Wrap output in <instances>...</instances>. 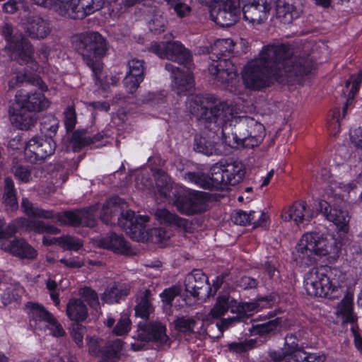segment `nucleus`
I'll use <instances>...</instances> for the list:
<instances>
[{
    "mask_svg": "<svg viewBox=\"0 0 362 362\" xmlns=\"http://www.w3.org/2000/svg\"><path fill=\"white\" fill-rule=\"evenodd\" d=\"M4 203L7 209L14 211L18 209V204L14 183L11 178L6 177L4 180Z\"/></svg>",
    "mask_w": 362,
    "mask_h": 362,
    "instance_id": "79ce46f5",
    "label": "nucleus"
},
{
    "mask_svg": "<svg viewBox=\"0 0 362 362\" xmlns=\"http://www.w3.org/2000/svg\"><path fill=\"white\" fill-rule=\"evenodd\" d=\"M131 321L126 315H122L115 325L113 333L116 335L121 336L129 332L130 329Z\"/></svg>",
    "mask_w": 362,
    "mask_h": 362,
    "instance_id": "69168bd1",
    "label": "nucleus"
},
{
    "mask_svg": "<svg viewBox=\"0 0 362 362\" xmlns=\"http://www.w3.org/2000/svg\"><path fill=\"white\" fill-rule=\"evenodd\" d=\"M41 129L47 133H48L47 137H51L54 136L59 128V121L54 117H50L48 118L47 121H45L42 123Z\"/></svg>",
    "mask_w": 362,
    "mask_h": 362,
    "instance_id": "0e129e2a",
    "label": "nucleus"
},
{
    "mask_svg": "<svg viewBox=\"0 0 362 362\" xmlns=\"http://www.w3.org/2000/svg\"><path fill=\"white\" fill-rule=\"evenodd\" d=\"M314 214L315 212L312 209H308L305 202H295L288 212L282 216V218L286 221L293 219L298 225L310 222L313 218Z\"/></svg>",
    "mask_w": 362,
    "mask_h": 362,
    "instance_id": "393cba45",
    "label": "nucleus"
},
{
    "mask_svg": "<svg viewBox=\"0 0 362 362\" xmlns=\"http://www.w3.org/2000/svg\"><path fill=\"white\" fill-rule=\"evenodd\" d=\"M22 27L26 37L40 40L45 39L52 30L51 22L38 15L26 17Z\"/></svg>",
    "mask_w": 362,
    "mask_h": 362,
    "instance_id": "ddd939ff",
    "label": "nucleus"
},
{
    "mask_svg": "<svg viewBox=\"0 0 362 362\" xmlns=\"http://www.w3.org/2000/svg\"><path fill=\"white\" fill-rule=\"evenodd\" d=\"M166 19L159 12H156L148 23L149 29L155 34H160L165 30Z\"/></svg>",
    "mask_w": 362,
    "mask_h": 362,
    "instance_id": "6e6d98bb",
    "label": "nucleus"
},
{
    "mask_svg": "<svg viewBox=\"0 0 362 362\" xmlns=\"http://www.w3.org/2000/svg\"><path fill=\"white\" fill-rule=\"evenodd\" d=\"M86 333V328L85 326L74 323L72 325L71 330V335L78 347H82L83 344V337Z\"/></svg>",
    "mask_w": 362,
    "mask_h": 362,
    "instance_id": "bf43d9fd",
    "label": "nucleus"
},
{
    "mask_svg": "<svg viewBox=\"0 0 362 362\" xmlns=\"http://www.w3.org/2000/svg\"><path fill=\"white\" fill-rule=\"evenodd\" d=\"M257 340L256 339H238L228 344L227 347L229 351L237 354L246 353L257 347Z\"/></svg>",
    "mask_w": 362,
    "mask_h": 362,
    "instance_id": "c03bdc74",
    "label": "nucleus"
},
{
    "mask_svg": "<svg viewBox=\"0 0 362 362\" xmlns=\"http://www.w3.org/2000/svg\"><path fill=\"white\" fill-rule=\"evenodd\" d=\"M281 323L282 319L281 317H276L267 322L252 325L248 331L252 336L257 335L266 339H270L276 336V329Z\"/></svg>",
    "mask_w": 362,
    "mask_h": 362,
    "instance_id": "c85d7f7f",
    "label": "nucleus"
},
{
    "mask_svg": "<svg viewBox=\"0 0 362 362\" xmlns=\"http://www.w3.org/2000/svg\"><path fill=\"white\" fill-rule=\"evenodd\" d=\"M59 241L60 246L64 250L77 251L83 246V243L80 239L72 236L59 237Z\"/></svg>",
    "mask_w": 362,
    "mask_h": 362,
    "instance_id": "13d9d810",
    "label": "nucleus"
},
{
    "mask_svg": "<svg viewBox=\"0 0 362 362\" xmlns=\"http://www.w3.org/2000/svg\"><path fill=\"white\" fill-rule=\"evenodd\" d=\"M21 208L23 212L28 216L34 218H43L52 219L57 218V215L52 210H45L40 208L37 204L32 203L27 198H23Z\"/></svg>",
    "mask_w": 362,
    "mask_h": 362,
    "instance_id": "e433bc0d",
    "label": "nucleus"
},
{
    "mask_svg": "<svg viewBox=\"0 0 362 362\" xmlns=\"http://www.w3.org/2000/svg\"><path fill=\"white\" fill-rule=\"evenodd\" d=\"M231 219L235 224L240 226L250 225L249 213L241 209L235 210L231 215Z\"/></svg>",
    "mask_w": 362,
    "mask_h": 362,
    "instance_id": "774afa93",
    "label": "nucleus"
},
{
    "mask_svg": "<svg viewBox=\"0 0 362 362\" xmlns=\"http://www.w3.org/2000/svg\"><path fill=\"white\" fill-rule=\"evenodd\" d=\"M165 69L171 74L173 78V88L177 95H185L194 87V78L187 67L183 71L170 63H166Z\"/></svg>",
    "mask_w": 362,
    "mask_h": 362,
    "instance_id": "6ab92c4d",
    "label": "nucleus"
},
{
    "mask_svg": "<svg viewBox=\"0 0 362 362\" xmlns=\"http://www.w3.org/2000/svg\"><path fill=\"white\" fill-rule=\"evenodd\" d=\"M32 317L35 320L45 321L49 322L53 320L54 315L48 312L44 307L38 304H32L31 308Z\"/></svg>",
    "mask_w": 362,
    "mask_h": 362,
    "instance_id": "5fc2aeb1",
    "label": "nucleus"
},
{
    "mask_svg": "<svg viewBox=\"0 0 362 362\" xmlns=\"http://www.w3.org/2000/svg\"><path fill=\"white\" fill-rule=\"evenodd\" d=\"M104 136L103 132H99L90 136L86 129L76 130L73 133L71 139L72 148L75 152H78L84 146L102 140Z\"/></svg>",
    "mask_w": 362,
    "mask_h": 362,
    "instance_id": "7c9ffc66",
    "label": "nucleus"
},
{
    "mask_svg": "<svg viewBox=\"0 0 362 362\" xmlns=\"http://www.w3.org/2000/svg\"><path fill=\"white\" fill-rule=\"evenodd\" d=\"M316 209L320 211L328 221L337 226L341 230H347V224L349 221L347 211L332 208L329 204L325 200L319 201Z\"/></svg>",
    "mask_w": 362,
    "mask_h": 362,
    "instance_id": "5701e85b",
    "label": "nucleus"
},
{
    "mask_svg": "<svg viewBox=\"0 0 362 362\" xmlns=\"http://www.w3.org/2000/svg\"><path fill=\"white\" fill-rule=\"evenodd\" d=\"M76 123V116L73 106H69L64 112V124L67 131H72Z\"/></svg>",
    "mask_w": 362,
    "mask_h": 362,
    "instance_id": "338daca9",
    "label": "nucleus"
},
{
    "mask_svg": "<svg viewBox=\"0 0 362 362\" xmlns=\"http://www.w3.org/2000/svg\"><path fill=\"white\" fill-rule=\"evenodd\" d=\"M141 337L144 340L152 341L158 347H170V342L166 334L165 325L158 321H151L144 325Z\"/></svg>",
    "mask_w": 362,
    "mask_h": 362,
    "instance_id": "aec40b11",
    "label": "nucleus"
},
{
    "mask_svg": "<svg viewBox=\"0 0 362 362\" xmlns=\"http://www.w3.org/2000/svg\"><path fill=\"white\" fill-rule=\"evenodd\" d=\"M56 144L51 137L34 136L26 145L25 153L34 155V161L42 160L54 153Z\"/></svg>",
    "mask_w": 362,
    "mask_h": 362,
    "instance_id": "a211bd4d",
    "label": "nucleus"
},
{
    "mask_svg": "<svg viewBox=\"0 0 362 362\" xmlns=\"http://www.w3.org/2000/svg\"><path fill=\"white\" fill-rule=\"evenodd\" d=\"M353 295L346 294L337 308V315L341 316L344 322H350L353 325L357 320V317L353 311Z\"/></svg>",
    "mask_w": 362,
    "mask_h": 362,
    "instance_id": "f704fd0d",
    "label": "nucleus"
},
{
    "mask_svg": "<svg viewBox=\"0 0 362 362\" xmlns=\"http://www.w3.org/2000/svg\"><path fill=\"white\" fill-rule=\"evenodd\" d=\"M128 74L144 78L145 67L143 60L134 58L128 62Z\"/></svg>",
    "mask_w": 362,
    "mask_h": 362,
    "instance_id": "4d7b16f0",
    "label": "nucleus"
},
{
    "mask_svg": "<svg viewBox=\"0 0 362 362\" xmlns=\"http://www.w3.org/2000/svg\"><path fill=\"white\" fill-rule=\"evenodd\" d=\"M155 218L162 224L175 226L180 228L185 229L188 226L187 219L179 217L166 209H157L154 212Z\"/></svg>",
    "mask_w": 362,
    "mask_h": 362,
    "instance_id": "72a5a7b5",
    "label": "nucleus"
},
{
    "mask_svg": "<svg viewBox=\"0 0 362 362\" xmlns=\"http://www.w3.org/2000/svg\"><path fill=\"white\" fill-rule=\"evenodd\" d=\"M226 173V180L229 185L234 186L238 184L245 176L244 165L240 162H233L223 165Z\"/></svg>",
    "mask_w": 362,
    "mask_h": 362,
    "instance_id": "58836bf2",
    "label": "nucleus"
},
{
    "mask_svg": "<svg viewBox=\"0 0 362 362\" xmlns=\"http://www.w3.org/2000/svg\"><path fill=\"white\" fill-rule=\"evenodd\" d=\"M11 57L21 64H28L33 61L34 47L30 40L25 36L8 48Z\"/></svg>",
    "mask_w": 362,
    "mask_h": 362,
    "instance_id": "b1692460",
    "label": "nucleus"
},
{
    "mask_svg": "<svg viewBox=\"0 0 362 362\" xmlns=\"http://www.w3.org/2000/svg\"><path fill=\"white\" fill-rule=\"evenodd\" d=\"M75 49L91 69L94 77L98 78L102 70L98 59L103 57L107 49L105 38L98 32L81 34L75 42Z\"/></svg>",
    "mask_w": 362,
    "mask_h": 362,
    "instance_id": "0eeeda50",
    "label": "nucleus"
},
{
    "mask_svg": "<svg viewBox=\"0 0 362 362\" xmlns=\"http://www.w3.org/2000/svg\"><path fill=\"white\" fill-rule=\"evenodd\" d=\"M78 7L76 0H55L52 9L62 16L78 19L76 17Z\"/></svg>",
    "mask_w": 362,
    "mask_h": 362,
    "instance_id": "4c0bfd02",
    "label": "nucleus"
},
{
    "mask_svg": "<svg viewBox=\"0 0 362 362\" xmlns=\"http://www.w3.org/2000/svg\"><path fill=\"white\" fill-rule=\"evenodd\" d=\"M32 112L21 107L20 110H17L11 115V120L12 124L22 130L30 129L37 122V117Z\"/></svg>",
    "mask_w": 362,
    "mask_h": 362,
    "instance_id": "473e14b6",
    "label": "nucleus"
},
{
    "mask_svg": "<svg viewBox=\"0 0 362 362\" xmlns=\"http://www.w3.org/2000/svg\"><path fill=\"white\" fill-rule=\"evenodd\" d=\"M98 245L103 248L113 251L121 255H128L130 252L129 244L121 235L115 233L107 234L98 241Z\"/></svg>",
    "mask_w": 362,
    "mask_h": 362,
    "instance_id": "bb28decb",
    "label": "nucleus"
},
{
    "mask_svg": "<svg viewBox=\"0 0 362 362\" xmlns=\"http://www.w3.org/2000/svg\"><path fill=\"white\" fill-rule=\"evenodd\" d=\"M202 327H204V332L211 338H218L223 335L218 322H214L209 320L208 316H205L203 319Z\"/></svg>",
    "mask_w": 362,
    "mask_h": 362,
    "instance_id": "603ef678",
    "label": "nucleus"
},
{
    "mask_svg": "<svg viewBox=\"0 0 362 362\" xmlns=\"http://www.w3.org/2000/svg\"><path fill=\"white\" fill-rule=\"evenodd\" d=\"M313 67L310 59L295 55L290 45L269 44L262 47L259 58L245 65L243 79L247 88L259 90L269 86L273 80L279 83H300Z\"/></svg>",
    "mask_w": 362,
    "mask_h": 362,
    "instance_id": "f257e3e1",
    "label": "nucleus"
},
{
    "mask_svg": "<svg viewBox=\"0 0 362 362\" xmlns=\"http://www.w3.org/2000/svg\"><path fill=\"white\" fill-rule=\"evenodd\" d=\"M126 203L119 197H113L107 199L103 204L100 211L101 221L107 224L113 223L114 216L120 215L118 217L117 224L128 233L130 237L140 241L144 238L146 233L145 223L149 221L147 216H135L132 210L124 212Z\"/></svg>",
    "mask_w": 362,
    "mask_h": 362,
    "instance_id": "20e7f679",
    "label": "nucleus"
},
{
    "mask_svg": "<svg viewBox=\"0 0 362 362\" xmlns=\"http://www.w3.org/2000/svg\"><path fill=\"white\" fill-rule=\"evenodd\" d=\"M17 231L16 226L13 223L6 224L3 218H0V240H6L13 235Z\"/></svg>",
    "mask_w": 362,
    "mask_h": 362,
    "instance_id": "e2e57ef3",
    "label": "nucleus"
},
{
    "mask_svg": "<svg viewBox=\"0 0 362 362\" xmlns=\"http://www.w3.org/2000/svg\"><path fill=\"white\" fill-rule=\"evenodd\" d=\"M152 292L148 288L140 289L135 296V314L136 316L143 319H148L154 308L152 302Z\"/></svg>",
    "mask_w": 362,
    "mask_h": 362,
    "instance_id": "cd10ccee",
    "label": "nucleus"
},
{
    "mask_svg": "<svg viewBox=\"0 0 362 362\" xmlns=\"http://www.w3.org/2000/svg\"><path fill=\"white\" fill-rule=\"evenodd\" d=\"M68 317L78 323L84 321L88 317V309L83 301L78 298H71L66 305Z\"/></svg>",
    "mask_w": 362,
    "mask_h": 362,
    "instance_id": "2f4dec72",
    "label": "nucleus"
},
{
    "mask_svg": "<svg viewBox=\"0 0 362 362\" xmlns=\"http://www.w3.org/2000/svg\"><path fill=\"white\" fill-rule=\"evenodd\" d=\"M25 226L28 230L37 233L58 234L60 233V230L57 227L37 220L27 221Z\"/></svg>",
    "mask_w": 362,
    "mask_h": 362,
    "instance_id": "a18cd8bd",
    "label": "nucleus"
},
{
    "mask_svg": "<svg viewBox=\"0 0 362 362\" xmlns=\"http://www.w3.org/2000/svg\"><path fill=\"white\" fill-rule=\"evenodd\" d=\"M86 340L90 354L100 356L105 362H115L119 358V353L123 347V341L119 339L105 342L98 337H88Z\"/></svg>",
    "mask_w": 362,
    "mask_h": 362,
    "instance_id": "9d476101",
    "label": "nucleus"
},
{
    "mask_svg": "<svg viewBox=\"0 0 362 362\" xmlns=\"http://www.w3.org/2000/svg\"><path fill=\"white\" fill-rule=\"evenodd\" d=\"M144 81L141 77L134 76L132 74L127 73L124 78V86L129 93H134L140 83Z\"/></svg>",
    "mask_w": 362,
    "mask_h": 362,
    "instance_id": "680f3d73",
    "label": "nucleus"
},
{
    "mask_svg": "<svg viewBox=\"0 0 362 362\" xmlns=\"http://www.w3.org/2000/svg\"><path fill=\"white\" fill-rule=\"evenodd\" d=\"M209 199L208 193L195 191L176 198L174 204L180 213L194 215L206 211Z\"/></svg>",
    "mask_w": 362,
    "mask_h": 362,
    "instance_id": "9b49d317",
    "label": "nucleus"
},
{
    "mask_svg": "<svg viewBox=\"0 0 362 362\" xmlns=\"http://www.w3.org/2000/svg\"><path fill=\"white\" fill-rule=\"evenodd\" d=\"M185 291L198 299L209 296L211 290L207 276L199 269L188 274L185 281Z\"/></svg>",
    "mask_w": 362,
    "mask_h": 362,
    "instance_id": "f3484780",
    "label": "nucleus"
},
{
    "mask_svg": "<svg viewBox=\"0 0 362 362\" xmlns=\"http://www.w3.org/2000/svg\"><path fill=\"white\" fill-rule=\"evenodd\" d=\"M234 45L230 39H220L215 42L211 47V51L209 47H204L206 50L203 53H210L214 55L217 59L211 57L214 63L209 66V71L211 75L214 76V79L221 83H228L234 79L236 76V69L234 64L226 57L233 52Z\"/></svg>",
    "mask_w": 362,
    "mask_h": 362,
    "instance_id": "39448f33",
    "label": "nucleus"
},
{
    "mask_svg": "<svg viewBox=\"0 0 362 362\" xmlns=\"http://www.w3.org/2000/svg\"><path fill=\"white\" fill-rule=\"evenodd\" d=\"M76 1L78 6L76 17L78 19H83L86 16L99 11L105 4V0H76Z\"/></svg>",
    "mask_w": 362,
    "mask_h": 362,
    "instance_id": "a19ab883",
    "label": "nucleus"
},
{
    "mask_svg": "<svg viewBox=\"0 0 362 362\" xmlns=\"http://www.w3.org/2000/svg\"><path fill=\"white\" fill-rule=\"evenodd\" d=\"M166 176H162L157 179L156 187L160 195L164 198L169 199L172 196H175L173 192V185L168 180Z\"/></svg>",
    "mask_w": 362,
    "mask_h": 362,
    "instance_id": "3c124183",
    "label": "nucleus"
},
{
    "mask_svg": "<svg viewBox=\"0 0 362 362\" xmlns=\"http://www.w3.org/2000/svg\"><path fill=\"white\" fill-rule=\"evenodd\" d=\"M181 293V288L177 286H173L170 288L164 289V291L160 293V297L163 303L170 308L172 303L175 297L180 296Z\"/></svg>",
    "mask_w": 362,
    "mask_h": 362,
    "instance_id": "864d4df0",
    "label": "nucleus"
},
{
    "mask_svg": "<svg viewBox=\"0 0 362 362\" xmlns=\"http://www.w3.org/2000/svg\"><path fill=\"white\" fill-rule=\"evenodd\" d=\"M258 308V304L255 302H243L238 303L235 313L242 317V321L247 318L250 313L255 311Z\"/></svg>",
    "mask_w": 362,
    "mask_h": 362,
    "instance_id": "052dcab7",
    "label": "nucleus"
},
{
    "mask_svg": "<svg viewBox=\"0 0 362 362\" xmlns=\"http://www.w3.org/2000/svg\"><path fill=\"white\" fill-rule=\"evenodd\" d=\"M214 134L211 129L207 134L196 135L194 139V150L206 156L220 154L221 151L217 148Z\"/></svg>",
    "mask_w": 362,
    "mask_h": 362,
    "instance_id": "a878e982",
    "label": "nucleus"
},
{
    "mask_svg": "<svg viewBox=\"0 0 362 362\" xmlns=\"http://www.w3.org/2000/svg\"><path fill=\"white\" fill-rule=\"evenodd\" d=\"M17 104L29 112H42L49 106V101L40 90H20L16 95Z\"/></svg>",
    "mask_w": 362,
    "mask_h": 362,
    "instance_id": "2eb2a0df",
    "label": "nucleus"
},
{
    "mask_svg": "<svg viewBox=\"0 0 362 362\" xmlns=\"http://www.w3.org/2000/svg\"><path fill=\"white\" fill-rule=\"evenodd\" d=\"M200 120L221 128L223 141L232 148L258 146L265 134L263 124L248 116L237 117L233 107L214 95H197L193 101Z\"/></svg>",
    "mask_w": 362,
    "mask_h": 362,
    "instance_id": "f03ea898",
    "label": "nucleus"
},
{
    "mask_svg": "<svg viewBox=\"0 0 362 362\" xmlns=\"http://www.w3.org/2000/svg\"><path fill=\"white\" fill-rule=\"evenodd\" d=\"M174 324L175 329L184 333L185 335L199 332V330H195V327L197 325V320L195 317H180L174 321Z\"/></svg>",
    "mask_w": 362,
    "mask_h": 362,
    "instance_id": "37998d69",
    "label": "nucleus"
},
{
    "mask_svg": "<svg viewBox=\"0 0 362 362\" xmlns=\"http://www.w3.org/2000/svg\"><path fill=\"white\" fill-rule=\"evenodd\" d=\"M339 246L334 238H327L317 233H305L292 252L293 260L301 265H310L316 257H327L335 260L339 257Z\"/></svg>",
    "mask_w": 362,
    "mask_h": 362,
    "instance_id": "7ed1b4c3",
    "label": "nucleus"
},
{
    "mask_svg": "<svg viewBox=\"0 0 362 362\" xmlns=\"http://www.w3.org/2000/svg\"><path fill=\"white\" fill-rule=\"evenodd\" d=\"M96 206H92L88 210L77 211H65L57 214V219L62 225L78 226L82 225L93 228L96 224V219L93 212Z\"/></svg>",
    "mask_w": 362,
    "mask_h": 362,
    "instance_id": "dca6fc26",
    "label": "nucleus"
},
{
    "mask_svg": "<svg viewBox=\"0 0 362 362\" xmlns=\"http://www.w3.org/2000/svg\"><path fill=\"white\" fill-rule=\"evenodd\" d=\"M0 247L5 252L23 259H33L37 255L36 250L23 239L0 240Z\"/></svg>",
    "mask_w": 362,
    "mask_h": 362,
    "instance_id": "4be33fe9",
    "label": "nucleus"
},
{
    "mask_svg": "<svg viewBox=\"0 0 362 362\" xmlns=\"http://www.w3.org/2000/svg\"><path fill=\"white\" fill-rule=\"evenodd\" d=\"M240 0H221L216 8L211 11L214 22L221 27L234 25L240 16Z\"/></svg>",
    "mask_w": 362,
    "mask_h": 362,
    "instance_id": "f8f14e48",
    "label": "nucleus"
},
{
    "mask_svg": "<svg viewBox=\"0 0 362 362\" xmlns=\"http://www.w3.org/2000/svg\"><path fill=\"white\" fill-rule=\"evenodd\" d=\"M79 294L87 302L90 308L98 312L100 310L98 293L90 287H84L79 290Z\"/></svg>",
    "mask_w": 362,
    "mask_h": 362,
    "instance_id": "09e8293b",
    "label": "nucleus"
},
{
    "mask_svg": "<svg viewBox=\"0 0 362 362\" xmlns=\"http://www.w3.org/2000/svg\"><path fill=\"white\" fill-rule=\"evenodd\" d=\"M229 296H218L214 306L211 308L206 316L217 319L223 315L230 308H231V312L235 313L233 307L234 304H236L237 302L234 300H231L229 302Z\"/></svg>",
    "mask_w": 362,
    "mask_h": 362,
    "instance_id": "ea45409f",
    "label": "nucleus"
},
{
    "mask_svg": "<svg viewBox=\"0 0 362 362\" xmlns=\"http://www.w3.org/2000/svg\"><path fill=\"white\" fill-rule=\"evenodd\" d=\"M333 270L329 268H312L304 276V287L308 295L336 299L341 295L337 281L331 279Z\"/></svg>",
    "mask_w": 362,
    "mask_h": 362,
    "instance_id": "423d86ee",
    "label": "nucleus"
},
{
    "mask_svg": "<svg viewBox=\"0 0 362 362\" xmlns=\"http://www.w3.org/2000/svg\"><path fill=\"white\" fill-rule=\"evenodd\" d=\"M183 179L204 189H209L208 175L202 172H187L182 175Z\"/></svg>",
    "mask_w": 362,
    "mask_h": 362,
    "instance_id": "de8ad7c7",
    "label": "nucleus"
},
{
    "mask_svg": "<svg viewBox=\"0 0 362 362\" xmlns=\"http://www.w3.org/2000/svg\"><path fill=\"white\" fill-rule=\"evenodd\" d=\"M271 8L267 1L247 0L242 9L243 18L252 25H259L268 18Z\"/></svg>",
    "mask_w": 362,
    "mask_h": 362,
    "instance_id": "4468645a",
    "label": "nucleus"
},
{
    "mask_svg": "<svg viewBox=\"0 0 362 362\" xmlns=\"http://www.w3.org/2000/svg\"><path fill=\"white\" fill-rule=\"evenodd\" d=\"M33 84L42 88V81L38 76L30 75L28 74H21L11 78L8 82L10 89H14L20 84Z\"/></svg>",
    "mask_w": 362,
    "mask_h": 362,
    "instance_id": "49530a36",
    "label": "nucleus"
},
{
    "mask_svg": "<svg viewBox=\"0 0 362 362\" xmlns=\"http://www.w3.org/2000/svg\"><path fill=\"white\" fill-rule=\"evenodd\" d=\"M130 288L124 284H114L101 295V300L108 304L119 303L129 294Z\"/></svg>",
    "mask_w": 362,
    "mask_h": 362,
    "instance_id": "c756f323",
    "label": "nucleus"
},
{
    "mask_svg": "<svg viewBox=\"0 0 362 362\" xmlns=\"http://www.w3.org/2000/svg\"><path fill=\"white\" fill-rule=\"evenodd\" d=\"M307 329L305 327L293 329L287 332L284 338V346L281 350H270L268 351V356L272 362H281L288 356H297V354H302L304 348L299 344V342L306 338Z\"/></svg>",
    "mask_w": 362,
    "mask_h": 362,
    "instance_id": "1a4fd4ad",
    "label": "nucleus"
},
{
    "mask_svg": "<svg viewBox=\"0 0 362 362\" xmlns=\"http://www.w3.org/2000/svg\"><path fill=\"white\" fill-rule=\"evenodd\" d=\"M149 49L162 59L176 62L188 68L192 65V56L189 50L178 41L154 42L151 45Z\"/></svg>",
    "mask_w": 362,
    "mask_h": 362,
    "instance_id": "6e6552de",
    "label": "nucleus"
},
{
    "mask_svg": "<svg viewBox=\"0 0 362 362\" xmlns=\"http://www.w3.org/2000/svg\"><path fill=\"white\" fill-rule=\"evenodd\" d=\"M1 33L4 37L8 48L11 46V44H15L25 37L22 33L16 32L14 33L13 27L11 24L5 23L1 27Z\"/></svg>",
    "mask_w": 362,
    "mask_h": 362,
    "instance_id": "8fccbe9b",
    "label": "nucleus"
},
{
    "mask_svg": "<svg viewBox=\"0 0 362 362\" xmlns=\"http://www.w3.org/2000/svg\"><path fill=\"white\" fill-rule=\"evenodd\" d=\"M276 17L285 24L300 17L303 13V4L300 0H276Z\"/></svg>",
    "mask_w": 362,
    "mask_h": 362,
    "instance_id": "412c9836",
    "label": "nucleus"
},
{
    "mask_svg": "<svg viewBox=\"0 0 362 362\" xmlns=\"http://www.w3.org/2000/svg\"><path fill=\"white\" fill-rule=\"evenodd\" d=\"M226 173L223 164L216 163L211 168V176H208L209 189H223L229 185L226 180Z\"/></svg>",
    "mask_w": 362,
    "mask_h": 362,
    "instance_id": "c9c22d12",
    "label": "nucleus"
}]
</instances>
